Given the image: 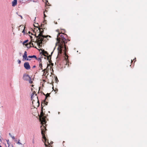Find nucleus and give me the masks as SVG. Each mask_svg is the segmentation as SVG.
I'll return each mask as SVG.
<instances>
[{
  "label": "nucleus",
  "instance_id": "1",
  "mask_svg": "<svg viewBox=\"0 0 147 147\" xmlns=\"http://www.w3.org/2000/svg\"><path fill=\"white\" fill-rule=\"evenodd\" d=\"M67 36V35L65 34L59 33L57 35L56 38L57 41L56 43V45L58 44V54L57 60L58 61H62V62L66 65L68 63L69 61L67 55L68 48L66 44L68 41L70 40L66 38Z\"/></svg>",
  "mask_w": 147,
  "mask_h": 147
},
{
  "label": "nucleus",
  "instance_id": "2",
  "mask_svg": "<svg viewBox=\"0 0 147 147\" xmlns=\"http://www.w3.org/2000/svg\"><path fill=\"white\" fill-rule=\"evenodd\" d=\"M40 121L41 122V123L42 125L40 126L41 132L42 135V138H46L44 134L45 133V131L47 130L45 126L46 125V123L47 121L45 119V118L42 117L40 119Z\"/></svg>",
  "mask_w": 147,
  "mask_h": 147
},
{
  "label": "nucleus",
  "instance_id": "3",
  "mask_svg": "<svg viewBox=\"0 0 147 147\" xmlns=\"http://www.w3.org/2000/svg\"><path fill=\"white\" fill-rule=\"evenodd\" d=\"M37 38H38L39 41L40 42H46L47 40H49V38H51L50 36L47 35L44 36L40 34H39L38 36H36Z\"/></svg>",
  "mask_w": 147,
  "mask_h": 147
},
{
  "label": "nucleus",
  "instance_id": "4",
  "mask_svg": "<svg viewBox=\"0 0 147 147\" xmlns=\"http://www.w3.org/2000/svg\"><path fill=\"white\" fill-rule=\"evenodd\" d=\"M42 141L44 143L46 147L47 146L49 147H51V145L53 143L52 141L49 142L47 138H42Z\"/></svg>",
  "mask_w": 147,
  "mask_h": 147
},
{
  "label": "nucleus",
  "instance_id": "5",
  "mask_svg": "<svg viewBox=\"0 0 147 147\" xmlns=\"http://www.w3.org/2000/svg\"><path fill=\"white\" fill-rule=\"evenodd\" d=\"M23 79L24 80L28 81L31 84L33 83V81L32 80V78L26 74H24Z\"/></svg>",
  "mask_w": 147,
  "mask_h": 147
},
{
  "label": "nucleus",
  "instance_id": "6",
  "mask_svg": "<svg viewBox=\"0 0 147 147\" xmlns=\"http://www.w3.org/2000/svg\"><path fill=\"white\" fill-rule=\"evenodd\" d=\"M31 59H29L27 57V52L26 51H25L24 55L23 56L22 61H24L25 60L30 61Z\"/></svg>",
  "mask_w": 147,
  "mask_h": 147
},
{
  "label": "nucleus",
  "instance_id": "7",
  "mask_svg": "<svg viewBox=\"0 0 147 147\" xmlns=\"http://www.w3.org/2000/svg\"><path fill=\"white\" fill-rule=\"evenodd\" d=\"M24 66L26 69L28 70L30 69V67L28 62H26L24 63Z\"/></svg>",
  "mask_w": 147,
  "mask_h": 147
},
{
  "label": "nucleus",
  "instance_id": "8",
  "mask_svg": "<svg viewBox=\"0 0 147 147\" xmlns=\"http://www.w3.org/2000/svg\"><path fill=\"white\" fill-rule=\"evenodd\" d=\"M41 54H42L44 56L47 57L49 55L48 53L46 51H45L44 50H43L42 51V52L40 53Z\"/></svg>",
  "mask_w": 147,
  "mask_h": 147
},
{
  "label": "nucleus",
  "instance_id": "9",
  "mask_svg": "<svg viewBox=\"0 0 147 147\" xmlns=\"http://www.w3.org/2000/svg\"><path fill=\"white\" fill-rule=\"evenodd\" d=\"M49 96H50V94L48 93H47L45 95V99L44 100V104H45L46 105H47L48 103V102L46 101L47 98Z\"/></svg>",
  "mask_w": 147,
  "mask_h": 147
},
{
  "label": "nucleus",
  "instance_id": "10",
  "mask_svg": "<svg viewBox=\"0 0 147 147\" xmlns=\"http://www.w3.org/2000/svg\"><path fill=\"white\" fill-rule=\"evenodd\" d=\"M17 0H13L12 2V6L14 7L17 5Z\"/></svg>",
  "mask_w": 147,
  "mask_h": 147
},
{
  "label": "nucleus",
  "instance_id": "11",
  "mask_svg": "<svg viewBox=\"0 0 147 147\" xmlns=\"http://www.w3.org/2000/svg\"><path fill=\"white\" fill-rule=\"evenodd\" d=\"M41 29H43L42 28H38V30H39V31L40 32V33L39 34H40L42 35H43V32L44 30H41Z\"/></svg>",
  "mask_w": 147,
  "mask_h": 147
},
{
  "label": "nucleus",
  "instance_id": "12",
  "mask_svg": "<svg viewBox=\"0 0 147 147\" xmlns=\"http://www.w3.org/2000/svg\"><path fill=\"white\" fill-rule=\"evenodd\" d=\"M42 63H39V69H42Z\"/></svg>",
  "mask_w": 147,
  "mask_h": 147
},
{
  "label": "nucleus",
  "instance_id": "13",
  "mask_svg": "<svg viewBox=\"0 0 147 147\" xmlns=\"http://www.w3.org/2000/svg\"><path fill=\"white\" fill-rule=\"evenodd\" d=\"M34 57L36 58V59H37L36 56L34 55H32V56H29L28 57V58H33Z\"/></svg>",
  "mask_w": 147,
  "mask_h": 147
},
{
  "label": "nucleus",
  "instance_id": "14",
  "mask_svg": "<svg viewBox=\"0 0 147 147\" xmlns=\"http://www.w3.org/2000/svg\"><path fill=\"white\" fill-rule=\"evenodd\" d=\"M28 41V40H25L24 41V42L23 43V44L24 45Z\"/></svg>",
  "mask_w": 147,
  "mask_h": 147
},
{
  "label": "nucleus",
  "instance_id": "15",
  "mask_svg": "<svg viewBox=\"0 0 147 147\" xmlns=\"http://www.w3.org/2000/svg\"><path fill=\"white\" fill-rule=\"evenodd\" d=\"M32 0H25L26 3H29L31 2Z\"/></svg>",
  "mask_w": 147,
  "mask_h": 147
},
{
  "label": "nucleus",
  "instance_id": "16",
  "mask_svg": "<svg viewBox=\"0 0 147 147\" xmlns=\"http://www.w3.org/2000/svg\"><path fill=\"white\" fill-rule=\"evenodd\" d=\"M38 61H39V63H42L41 59L40 58H38Z\"/></svg>",
  "mask_w": 147,
  "mask_h": 147
},
{
  "label": "nucleus",
  "instance_id": "17",
  "mask_svg": "<svg viewBox=\"0 0 147 147\" xmlns=\"http://www.w3.org/2000/svg\"><path fill=\"white\" fill-rule=\"evenodd\" d=\"M55 80L56 82L57 83V82H58L59 81V80H58L57 78V77H56V78H55Z\"/></svg>",
  "mask_w": 147,
  "mask_h": 147
},
{
  "label": "nucleus",
  "instance_id": "18",
  "mask_svg": "<svg viewBox=\"0 0 147 147\" xmlns=\"http://www.w3.org/2000/svg\"><path fill=\"white\" fill-rule=\"evenodd\" d=\"M9 135H10V136L11 137V138H15L14 136H13L12 135H11L10 133H9Z\"/></svg>",
  "mask_w": 147,
  "mask_h": 147
},
{
  "label": "nucleus",
  "instance_id": "19",
  "mask_svg": "<svg viewBox=\"0 0 147 147\" xmlns=\"http://www.w3.org/2000/svg\"><path fill=\"white\" fill-rule=\"evenodd\" d=\"M18 63L20 64L21 63V61L19 59L18 60Z\"/></svg>",
  "mask_w": 147,
  "mask_h": 147
},
{
  "label": "nucleus",
  "instance_id": "20",
  "mask_svg": "<svg viewBox=\"0 0 147 147\" xmlns=\"http://www.w3.org/2000/svg\"><path fill=\"white\" fill-rule=\"evenodd\" d=\"M22 32L24 33V34H25V29H24L23 30V31H22Z\"/></svg>",
  "mask_w": 147,
  "mask_h": 147
},
{
  "label": "nucleus",
  "instance_id": "21",
  "mask_svg": "<svg viewBox=\"0 0 147 147\" xmlns=\"http://www.w3.org/2000/svg\"><path fill=\"white\" fill-rule=\"evenodd\" d=\"M19 141H20V140H19V141H18V142L17 143V144H22Z\"/></svg>",
  "mask_w": 147,
  "mask_h": 147
},
{
  "label": "nucleus",
  "instance_id": "22",
  "mask_svg": "<svg viewBox=\"0 0 147 147\" xmlns=\"http://www.w3.org/2000/svg\"><path fill=\"white\" fill-rule=\"evenodd\" d=\"M20 0V2L22 3H23V0Z\"/></svg>",
  "mask_w": 147,
  "mask_h": 147
},
{
  "label": "nucleus",
  "instance_id": "23",
  "mask_svg": "<svg viewBox=\"0 0 147 147\" xmlns=\"http://www.w3.org/2000/svg\"><path fill=\"white\" fill-rule=\"evenodd\" d=\"M46 70H47L46 69H44L42 71H43L44 73H45V72L46 71Z\"/></svg>",
  "mask_w": 147,
  "mask_h": 147
},
{
  "label": "nucleus",
  "instance_id": "24",
  "mask_svg": "<svg viewBox=\"0 0 147 147\" xmlns=\"http://www.w3.org/2000/svg\"><path fill=\"white\" fill-rule=\"evenodd\" d=\"M45 12H44V18H45V17H47V16L45 14Z\"/></svg>",
  "mask_w": 147,
  "mask_h": 147
},
{
  "label": "nucleus",
  "instance_id": "25",
  "mask_svg": "<svg viewBox=\"0 0 147 147\" xmlns=\"http://www.w3.org/2000/svg\"><path fill=\"white\" fill-rule=\"evenodd\" d=\"M23 3H26V2L25 0H23Z\"/></svg>",
  "mask_w": 147,
  "mask_h": 147
},
{
  "label": "nucleus",
  "instance_id": "26",
  "mask_svg": "<svg viewBox=\"0 0 147 147\" xmlns=\"http://www.w3.org/2000/svg\"><path fill=\"white\" fill-rule=\"evenodd\" d=\"M30 37L31 39H32V36H30Z\"/></svg>",
  "mask_w": 147,
  "mask_h": 147
},
{
  "label": "nucleus",
  "instance_id": "27",
  "mask_svg": "<svg viewBox=\"0 0 147 147\" xmlns=\"http://www.w3.org/2000/svg\"><path fill=\"white\" fill-rule=\"evenodd\" d=\"M35 67H36V66H35V65H34V66L33 67V68H35Z\"/></svg>",
  "mask_w": 147,
  "mask_h": 147
},
{
  "label": "nucleus",
  "instance_id": "28",
  "mask_svg": "<svg viewBox=\"0 0 147 147\" xmlns=\"http://www.w3.org/2000/svg\"><path fill=\"white\" fill-rule=\"evenodd\" d=\"M136 58H135V59H134L133 60V61H134V62H135L136 61V60H135V59H136Z\"/></svg>",
  "mask_w": 147,
  "mask_h": 147
},
{
  "label": "nucleus",
  "instance_id": "29",
  "mask_svg": "<svg viewBox=\"0 0 147 147\" xmlns=\"http://www.w3.org/2000/svg\"><path fill=\"white\" fill-rule=\"evenodd\" d=\"M28 33L29 34H30L31 33V32H30V31H29Z\"/></svg>",
  "mask_w": 147,
  "mask_h": 147
},
{
  "label": "nucleus",
  "instance_id": "30",
  "mask_svg": "<svg viewBox=\"0 0 147 147\" xmlns=\"http://www.w3.org/2000/svg\"><path fill=\"white\" fill-rule=\"evenodd\" d=\"M35 93V91H34V92L33 93V94H34V93Z\"/></svg>",
  "mask_w": 147,
  "mask_h": 147
},
{
  "label": "nucleus",
  "instance_id": "31",
  "mask_svg": "<svg viewBox=\"0 0 147 147\" xmlns=\"http://www.w3.org/2000/svg\"><path fill=\"white\" fill-rule=\"evenodd\" d=\"M31 86H32V87H33V86H34V85H32Z\"/></svg>",
  "mask_w": 147,
  "mask_h": 147
},
{
  "label": "nucleus",
  "instance_id": "32",
  "mask_svg": "<svg viewBox=\"0 0 147 147\" xmlns=\"http://www.w3.org/2000/svg\"><path fill=\"white\" fill-rule=\"evenodd\" d=\"M6 141H7V142H8V141H9V140H6Z\"/></svg>",
  "mask_w": 147,
  "mask_h": 147
},
{
  "label": "nucleus",
  "instance_id": "33",
  "mask_svg": "<svg viewBox=\"0 0 147 147\" xmlns=\"http://www.w3.org/2000/svg\"><path fill=\"white\" fill-rule=\"evenodd\" d=\"M45 11L46 12H47V11L46 9L45 10Z\"/></svg>",
  "mask_w": 147,
  "mask_h": 147
},
{
  "label": "nucleus",
  "instance_id": "34",
  "mask_svg": "<svg viewBox=\"0 0 147 147\" xmlns=\"http://www.w3.org/2000/svg\"><path fill=\"white\" fill-rule=\"evenodd\" d=\"M20 17L21 18H22V17L21 16H20Z\"/></svg>",
  "mask_w": 147,
  "mask_h": 147
},
{
  "label": "nucleus",
  "instance_id": "35",
  "mask_svg": "<svg viewBox=\"0 0 147 147\" xmlns=\"http://www.w3.org/2000/svg\"><path fill=\"white\" fill-rule=\"evenodd\" d=\"M132 61H132V60H131V63H132Z\"/></svg>",
  "mask_w": 147,
  "mask_h": 147
},
{
  "label": "nucleus",
  "instance_id": "36",
  "mask_svg": "<svg viewBox=\"0 0 147 147\" xmlns=\"http://www.w3.org/2000/svg\"><path fill=\"white\" fill-rule=\"evenodd\" d=\"M31 90H32L33 89L32 88H31Z\"/></svg>",
  "mask_w": 147,
  "mask_h": 147
},
{
  "label": "nucleus",
  "instance_id": "37",
  "mask_svg": "<svg viewBox=\"0 0 147 147\" xmlns=\"http://www.w3.org/2000/svg\"><path fill=\"white\" fill-rule=\"evenodd\" d=\"M0 141H1V138H0Z\"/></svg>",
  "mask_w": 147,
  "mask_h": 147
},
{
  "label": "nucleus",
  "instance_id": "38",
  "mask_svg": "<svg viewBox=\"0 0 147 147\" xmlns=\"http://www.w3.org/2000/svg\"><path fill=\"white\" fill-rule=\"evenodd\" d=\"M37 101H38V99H37Z\"/></svg>",
  "mask_w": 147,
  "mask_h": 147
},
{
  "label": "nucleus",
  "instance_id": "39",
  "mask_svg": "<svg viewBox=\"0 0 147 147\" xmlns=\"http://www.w3.org/2000/svg\"><path fill=\"white\" fill-rule=\"evenodd\" d=\"M53 53V52H52V53H51V54H52V53Z\"/></svg>",
  "mask_w": 147,
  "mask_h": 147
},
{
  "label": "nucleus",
  "instance_id": "40",
  "mask_svg": "<svg viewBox=\"0 0 147 147\" xmlns=\"http://www.w3.org/2000/svg\"><path fill=\"white\" fill-rule=\"evenodd\" d=\"M0 147H2L0 145Z\"/></svg>",
  "mask_w": 147,
  "mask_h": 147
},
{
  "label": "nucleus",
  "instance_id": "41",
  "mask_svg": "<svg viewBox=\"0 0 147 147\" xmlns=\"http://www.w3.org/2000/svg\"><path fill=\"white\" fill-rule=\"evenodd\" d=\"M31 98H32V96H31Z\"/></svg>",
  "mask_w": 147,
  "mask_h": 147
}]
</instances>
